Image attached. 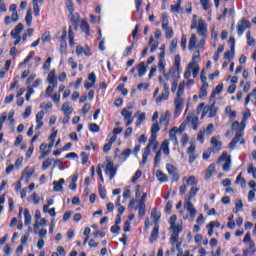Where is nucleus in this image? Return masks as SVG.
Returning <instances> with one entry per match:
<instances>
[{"label": "nucleus", "mask_w": 256, "mask_h": 256, "mask_svg": "<svg viewBox=\"0 0 256 256\" xmlns=\"http://www.w3.org/2000/svg\"><path fill=\"white\" fill-rule=\"evenodd\" d=\"M61 111L64 115H71L73 113V107H70L68 103L62 105Z\"/></svg>", "instance_id": "39"}, {"label": "nucleus", "mask_w": 256, "mask_h": 256, "mask_svg": "<svg viewBox=\"0 0 256 256\" xmlns=\"http://www.w3.org/2000/svg\"><path fill=\"white\" fill-rule=\"evenodd\" d=\"M76 54L79 56L81 55H85L86 57H90L91 56V50L89 48H82V46H77L76 47Z\"/></svg>", "instance_id": "24"}, {"label": "nucleus", "mask_w": 256, "mask_h": 256, "mask_svg": "<svg viewBox=\"0 0 256 256\" xmlns=\"http://www.w3.org/2000/svg\"><path fill=\"white\" fill-rule=\"evenodd\" d=\"M185 129H187V122H183L179 128L174 127L172 129V131H174L175 133H178L179 135H183V132L185 131Z\"/></svg>", "instance_id": "37"}, {"label": "nucleus", "mask_w": 256, "mask_h": 256, "mask_svg": "<svg viewBox=\"0 0 256 256\" xmlns=\"http://www.w3.org/2000/svg\"><path fill=\"white\" fill-rule=\"evenodd\" d=\"M153 41H154V38L150 37L149 42H148L149 47H151L150 53H155V51H157V47H159V42L156 41L155 43H153Z\"/></svg>", "instance_id": "32"}, {"label": "nucleus", "mask_w": 256, "mask_h": 256, "mask_svg": "<svg viewBox=\"0 0 256 256\" xmlns=\"http://www.w3.org/2000/svg\"><path fill=\"white\" fill-rule=\"evenodd\" d=\"M171 11L172 13H179V11H181V0H179L177 4L171 5Z\"/></svg>", "instance_id": "60"}, {"label": "nucleus", "mask_w": 256, "mask_h": 256, "mask_svg": "<svg viewBox=\"0 0 256 256\" xmlns=\"http://www.w3.org/2000/svg\"><path fill=\"white\" fill-rule=\"evenodd\" d=\"M170 231L172 232L170 236V243L175 245L176 249L181 247V243L177 242L179 239V234L183 232V223H177V215H172L169 219Z\"/></svg>", "instance_id": "1"}, {"label": "nucleus", "mask_w": 256, "mask_h": 256, "mask_svg": "<svg viewBox=\"0 0 256 256\" xmlns=\"http://www.w3.org/2000/svg\"><path fill=\"white\" fill-rule=\"evenodd\" d=\"M190 123L194 129V131H197V127L199 125V118L194 116L193 114L189 113L186 118V124Z\"/></svg>", "instance_id": "14"}, {"label": "nucleus", "mask_w": 256, "mask_h": 256, "mask_svg": "<svg viewBox=\"0 0 256 256\" xmlns=\"http://www.w3.org/2000/svg\"><path fill=\"white\" fill-rule=\"evenodd\" d=\"M197 31L200 37H207V23H205L204 20H199Z\"/></svg>", "instance_id": "11"}, {"label": "nucleus", "mask_w": 256, "mask_h": 256, "mask_svg": "<svg viewBox=\"0 0 256 256\" xmlns=\"http://www.w3.org/2000/svg\"><path fill=\"white\" fill-rule=\"evenodd\" d=\"M156 177H157L158 181H160L161 183H167V181H168L167 175L163 174V172H161V170L156 171Z\"/></svg>", "instance_id": "34"}, {"label": "nucleus", "mask_w": 256, "mask_h": 256, "mask_svg": "<svg viewBox=\"0 0 256 256\" xmlns=\"http://www.w3.org/2000/svg\"><path fill=\"white\" fill-rule=\"evenodd\" d=\"M39 219H41V212L36 211L35 214V224H34V233L37 234V229H39Z\"/></svg>", "instance_id": "43"}, {"label": "nucleus", "mask_w": 256, "mask_h": 256, "mask_svg": "<svg viewBox=\"0 0 256 256\" xmlns=\"http://www.w3.org/2000/svg\"><path fill=\"white\" fill-rule=\"evenodd\" d=\"M247 45L249 47H255V39L251 37V32H246Z\"/></svg>", "instance_id": "44"}, {"label": "nucleus", "mask_w": 256, "mask_h": 256, "mask_svg": "<svg viewBox=\"0 0 256 256\" xmlns=\"http://www.w3.org/2000/svg\"><path fill=\"white\" fill-rule=\"evenodd\" d=\"M225 115H228L230 119H235L237 117V112L231 109V106L225 108Z\"/></svg>", "instance_id": "36"}, {"label": "nucleus", "mask_w": 256, "mask_h": 256, "mask_svg": "<svg viewBox=\"0 0 256 256\" xmlns=\"http://www.w3.org/2000/svg\"><path fill=\"white\" fill-rule=\"evenodd\" d=\"M169 138H170V141H172L174 146L179 145V140L177 139V132H175V130H170Z\"/></svg>", "instance_id": "31"}, {"label": "nucleus", "mask_w": 256, "mask_h": 256, "mask_svg": "<svg viewBox=\"0 0 256 256\" xmlns=\"http://www.w3.org/2000/svg\"><path fill=\"white\" fill-rule=\"evenodd\" d=\"M169 99V84L164 83V89L161 95L156 99V103H163Z\"/></svg>", "instance_id": "9"}, {"label": "nucleus", "mask_w": 256, "mask_h": 256, "mask_svg": "<svg viewBox=\"0 0 256 256\" xmlns=\"http://www.w3.org/2000/svg\"><path fill=\"white\" fill-rule=\"evenodd\" d=\"M133 47H135V42H132L130 46L126 47L122 57H129V55H131V51H133Z\"/></svg>", "instance_id": "51"}, {"label": "nucleus", "mask_w": 256, "mask_h": 256, "mask_svg": "<svg viewBox=\"0 0 256 256\" xmlns=\"http://www.w3.org/2000/svg\"><path fill=\"white\" fill-rule=\"evenodd\" d=\"M47 81L53 87H57V76L55 75V70H51L48 74Z\"/></svg>", "instance_id": "22"}, {"label": "nucleus", "mask_w": 256, "mask_h": 256, "mask_svg": "<svg viewBox=\"0 0 256 256\" xmlns=\"http://www.w3.org/2000/svg\"><path fill=\"white\" fill-rule=\"evenodd\" d=\"M242 137H243V133L236 132L235 137L229 143V149H235V145H237L238 141H240V145H245V139H243Z\"/></svg>", "instance_id": "8"}, {"label": "nucleus", "mask_w": 256, "mask_h": 256, "mask_svg": "<svg viewBox=\"0 0 256 256\" xmlns=\"http://www.w3.org/2000/svg\"><path fill=\"white\" fill-rule=\"evenodd\" d=\"M47 144L42 143L40 145V151H41V156L39 157V159H45V157H47V155L51 154V150H47Z\"/></svg>", "instance_id": "27"}, {"label": "nucleus", "mask_w": 256, "mask_h": 256, "mask_svg": "<svg viewBox=\"0 0 256 256\" xmlns=\"http://www.w3.org/2000/svg\"><path fill=\"white\" fill-rule=\"evenodd\" d=\"M186 185L191 186V185H197V180L195 179V176H190L186 180Z\"/></svg>", "instance_id": "63"}, {"label": "nucleus", "mask_w": 256, "mask_h": 256, "mask_svg": "<svg viewBox=\"0 0 256 256\" xmlns=\"http://www.w3.org/2000/svg\"><path fill=\"white\" fill-rule=\"evenodd\" d=\"M33 173H35V168L27 167L21 176V181H24V183H29V179L33 177Z\"/></svg>", "instance_id": "10"}, {"label": "nucleus", "mask_w": 256, "mask_h": 256, "mask_svg": "<svg viewBox=\"0 0 256 256\" xmlns=\"http://www.w3.org/2000/svg\"><path fill=\"white\" fill-rule=\"evenodd\" d=\"M184 209L188 212L190 219H195L197 216V209H195V205L191 203V200H184Z\"/></svg>", "instance_id": "5"}, {"label": "nucleus", "mask_w": 256, "mask_h": 256, "mask_svg": "<svg viewBox=\"0 0 256 256\" xmlns=\"http://www.w3.org/2000/svg\"><path fill=\"white\" fill-rule=\"evenodd\" d=\"M52 163H53V159L51 158L46 159L42 164V171H47V169L51 167Z\"/></svg>", "instance_id": "53"}, {"label": "nucleus", "mask_w": 256, "mask_h": 256, "mask_svg": "<svg viewBox=\"0 0 256 256\" xmlns=\"http://www.w3.org/2000/svg\"><path fill=\"white\" fill-rule=\"evenodd\" d=\"M23 29H25V26H23L22 23H19L18 25H16V27L11 31V37H13V39H19V37H21V32L23 31Z\"/></svg>", "instance_id": "15"}, {"label": "nucleus", "mask_w": 256, "mask_h": 256, "mask_svg": "<svg viewBox=\"0 0 256 256\" xmlns=\"http://www.w3.org/2000/svg\"><path fill=\"white\" fill-rule=\"evenodd\" d=\"M32 217L31 212H29V209L24 210V223L25 225H31Z\"/></svg>", "instance_id": "38"}, {"label": "nucleus", "mask_w": 256, "mask_h": 256, "mask_svg": "<svg viewBox=\"0 0 256 256\" xmlns=\"http://www.w3.org/2000/svg\"><path fill=\"white\" fill-rule=\"evenodd\" d=\"M161 151H163L164 155H169V140L166 139L161 144Z\"/></svg>", "instance_id": "40"}, {"label": "nucleus", "mask_w": 256, "mask_h": 256, "mask_svg": "<svg viewBox=\"0 0 256 256\" xmlns=\"http://www.w3.org/2000/svg\"><path fill=\"white\" fill-rule=\"evenodd\" d=\"M66 7L70 13V15H73L75 8L73 6V0H66Z\"/></svg>", "instance_id": "56"}, {"label": "nucleus", "mask_w": 256, "mask_h": 256, "mask_svg": "<svg viewBox=\"0 0 256 256\" xmlns=\"http://www.w3.org/2000/svg\"><path fill=\"white\" fill-rule=\"evenodd\" d=\"M35 57V51H31L20 65H27Z\"/></svg>", "instance_id": "58"}, {"label": "nucleus", "mask_w": 256, "mask_h": 256, "mask_svg": "<svg viewBox=\"0 0 256 256\" xmlns=\"http://www.w3.org/2000/svg\"><path fill=\"white\" fill-rule=\"evenodd\" d=\"M236 183L240 184L243 189L247 187V182L245 181V178L241 177V174H239L236 178Z\"/></svg>", "instance_id": "55"}, {"label": "nucleus", "mask_w": 256, "mask_h": 256, "mask_svg": "<svg viewBox=\"0 0 256 256\" xmlns=\"http://www.w3.org/2000/svg\"><path fill=\"white\" fill-rule=\"evenodd\" d=\"M161 163V151L156 152L155 158H154V167H157Z\"/></svg>", "instance_id": "61"}, {"label": "nucleus", "mask_w": 256, "mask_h": 256, "mask_svg": "<svg viewBox=\"0 0 256 256\" xmlns=\"http://www.w3.org/2000/svg\"><path fill=\"white\" fill-rule=\"evenodd\" d=\"M43 117H45V112L40 111L36 114V129L39 130L41 127H43Z\"/></svg>", "instance_id": "23"}, {"label": "nucleus", "mask_w": 256, "mask_h": 256, "mask_svg": "<svg viewBox=\"0 0 256 256\" xmlns=\"http://www.w3.org/2000/svg\"><path fill=\"white\" fill-rule=\"evenodd\" d=\"M158 71L160 73H165V60H159V62H158Z\"/></svg>", "instance_id": "62"}, {"label": "nucleus", "mask_w": 256, "mask_h": 256, "mask_svg": "<svg viewBox=\"0 0 256 256\" xmlns=\"http://www.w3.org/2000/svg\"><path fill=\"white\" fill-rule=\"evenodd\" d=\"M171 119V113L169 111H166L161 117H160V125H164V127H169V120Z\"/></svg>", "instance_id": "19"}, {"label": "nucleus", "mask_w": 256, "mask_h": 256, "mask_svg": "<svg viewBox=\"0 0 256 256\" xmlns=\"http://www.w3.org/2000/svg\"><path fill=\"white\" fill-rule=\"evenodd\" d=\"M166 169L169 173V175L172 176V181H179V173L177 172V169L172 164H167Z\"/></svg>", "instance_id": "13"}, {"label": "nucleus", "mask_w": 256, "mask_h": 256, "mask_svg": "<svg viewBox=\"0 0 256 256\" xmlns=\"http://www.w3.org/2000/svg\"><path fill=\"white\" fill-rule=\"evenodd\" d=\"M150 154H151V152L149 150V146H146V148L144 149V152L142 154V163H141V165H147V158L149 157Z\"/></svg>", "instance_id": "35"}, {"label": "nucleus", "mask_w": 256, "mask_h": 256, "mask_svg": "<svg viewBox=\"0 0 256 256\" xmlns=\"http://www.w3.org/2000/svg\"><path fill=\"white\" fill-rule=\"evenodd\" d=\"M174 67L177 69L178 73H181V56L179 55L175 56Z\"/></svg>", "instance_id": "45"}, {"label": "nucleus", "mask_w": 256, "mask_h": 256, "mask_svg": "<svg viewBox=\"0 0 256 256\" xmlns=\"http://www.w3.org/2000/svg\"><path fill=\"white\" fill-rule=\"evenodd\" d=\"M89 131H91L92 133H99V131H101V128L99 127V125L91 123L89 125Z\"/></svg>", "instance_id": "59"}, {"label": "nucleus", "mask_w": 256, "mask_h": 256, "mask_svg": "<svg viewBox=\"0 0 256 256\" xmlns=\"http://www.w3.org/2000/svg\"><path fill=\"white\" fill-rule=\"evenodd\" d=\"M215 173H217V170L215 169V164H210L209 167L207 168L204 179H211V177H213Z\"/></svg>", "instance_id": "26"}, {"label": "nucleus", "mask_w": 256, "mask_h": 256, "mask_svg": "<svg viewBox=\"0 0 256 256\" xmlns=\"http://www.w3.org/2000/svg\"><path fill=\"white\" fill-rule=\"evenodd\" d=\"M25 21L28 27H31V23H33V14L31 10H28L26 13Z\"/></svg>", "instance_id": "49"}, {"label": "nucleus", "mask_w": 256, "mask_h": 256, "mask_svg": "<svg viewBox=\"0 0 256 256\" xmlns=\"http://www.w3.org/2000/svg\"><path fill=\"white\" fill-rule=\"evenodd\" d=\"M138 75L140 77H143V75H145V73H147V68H145V62H141L138 67Z\"/></svg>", "instance_id": "41"}, {"label": "nucleus", "mask_w": 256, "mask_h": 256, "mask_svg": "<svg viewBox=\"0 0 256 256\" xmlns=\"http://www.w3.org/2000/svg\"><path fill=\"white\" fill-rule=\"evenodd\" d=\"M105 174L109 175L110 180L115 179V175H117V168H115L113 162L107 161Z\"/></svg>", "instance_id": "6"}, {"label": "nucleus", "mask_w": 256, "mask_h": 256, "mask_svg": "<svg viewBox=\"0 0 256 256\" xmlns=\"http://www.w3.org/2000/svg\"><path fill=\"white\" fill-rule=\"evenodd\" d=\"M121 115L122 117H124V121H127V119L133 118V112L125 108H123V110L121 111Z\"/></svg>", "instance_id": "42"}, {"label": "nucleus", "mask_w": 256, "mask_h": 256, "mask_svg": "<svg viewBox=\"0 0 256 256\" xmlns=\"http://www.w3.org/2000/svg\"><path fill=\"white\" fill-rule=\"evenodd\" d=\"M196 44H197V35L192 34L188 44L189 51H193V49H195L196 47Z\"/></svg>", "instance_id": "30"}, {"label": "nucleus", "mask_w": 256, "mask_h": 256, "mask_svg": "<svg viewBox=\"0 0 256 256\" xmlns=\"http://www.w3.org/2000/svg\"><path fill=\"white\" fill-rule=\"evenodd\" d=\"M80 29L83 31V33H86V35H89V24L85 20H82Z\"/></svg>", "instance_id": "52"}, {"label": "nucleus", "mask_w": 256, "mask_h": 256, "mask_svg": "<svg viewBox=\"0 0 256 256\" xmlns=\"http://www.w3.org/2000/svg\"><path fill=\"white\" fill-rule=\"evenodd\" d=\"M235 213H239V211H243V201L241 199L235 200Z\"/></svg>", "instance_id": "54"}, {"label": "nucleus", "mask_w": 256, "mask_h": 256, "mask_svg": "<svg viewBox=\"0 0 256 256\" xmlns=\"http://www.w3.org/2000/svg\"><path fill=\"white\" fill-rule=\"evenodd\" d=\"M53 185H54L53 191H55V193H59L60 191H63V185H65V179L61 178L59 179V181H54Z\"/></svg>", "instance_id": "21"}, {"label": "nucleus", "mask_w": 256, "mask_h": 256, "mask_svg": "<svg viewBox=\"0 0 256 256\" xmlns=\"http://www.w3.org/2000/svg\"><path fill=\"white\" fill-rule=\"evenodd\" d=\"M208 108V117L209 119H213L217 115V111H219V108L215 106V103H213L211 106L207 107Z\"/></svg>", "instance_id": "28"}, {"label": "nucleus", "mask_w": 256, "mask_h": 256, "mask_svg": "<svg viewBox=\"0 0 256 256\" xmlns=\"http://www.w3.org/2000/svg\"><path fill=\"white\" fill-rule=\"evenodd\" d=\"M218 163H224L222 165V169L225 173H229V171H231V156H229L227 152L222 153L218 159Z\"/></svg>", "instance_id": "2"}, {"label": "nucleus", "mask_w": 256, "mask_h": 256, "mask_svg": "<svg viewBox=\"0 0 256 256\" xmlns=\"http://www.w3.org/2000/svg\"><path fill=\"white\" fill-rule=\"evenodd\" d=\"M197 193H199V188L198 187H192L190 189L188 199H186V201H191V199H193V197H195V195H197Z\"/></svg>", "instance_id": "48"}, {"label": "nucleus", "mask_w": 256, "mask_h": 256, "mask_svg": "<svg viewBox=\"0 0 256 256\" xmlns=\"http://www.w3.org/2000/svg\"><path fill=\"white\" fill-rule=\"evenodd\" d=\"M247 29H251V22H249L246 18H242L237 23V35L241 37Z\"/></svg>", "instance_id": "3"}, {"label": "nucleus", "mask_w": 256, "mask_h": 256, "mask_svg": "<svg viewBox=\"0 0 256 256\" xmlns=\"http://www.w3.org/2000/svg\"><path fill=\"white\" fill-rule=\"evenodd\" d=\"M209 89V84H202L199 92V98L207 97V90Z\"/></svg>", "instance_id": "33"}, {"label": "nucleus", "mask_w": 256, "mask_h": 256, "mask_svg": "<svg viewBox=\"0 0 256 256\" xmlns=\"http://www.w3.org/2000/svg\"><path fill=\"white\" fill-rule=\"evenodd\" d=\"M189 69H190L194 79L197 78V76L199 75V71H201L199 64H195V63H189Z\"/></svg>", "instance_id": "25"}, {"label": "nucleus", "mask_w": 256, "mask_h": 256, "mask_svg": "<svg viewBox=\"0 0 256 256\" xmlns=\"http://www.w3.org/2000/svg\"><path fill=\"white\" fill-rule=\"evenodd\" d=\"M146 147H149V151H157V148L159 147V143H157V139H154V141L151 142V138L149 139L148 145Z\"/></svg>", "instance_id": "46"}, {"label": "nucleus", "mask_w": 256, "mask_h": 256, "mask_svg": "<svg viewBox=\"0 0 256 256\" xmlns=\"http://www.w3.org/2000/svg\"><path fill=\"white\" fill-rule=\"evenodd\" d=\"M45 3V0H32V5H33V11L35 17H41V8L39 5H43Z\"/></svg>", "instance_id": "12"}, {"label": "nucleus", "mask_w": 256, "mask_h": 256, "mask_svg": "<svg viewBox=\"0 0 256 256\" xmlns=\"http://www.w3.org/2000/svg\"><path fill=\"white\" fill-rule=\"evenodd\" d=\"M248 173L249 174H252L253 175V178L254 179H256V168L255 167H253V165H250L249 167H248Z\"/></svg>", "instance_id": "64"}, {"label": "nucleus", "mask_w": 256, "mask_h": 256, "mask_svg": "<svg viewBox=\"0 0 256 256\" xmlns=\"http://www.w3.org/2000/svg\"><path fill=\"white\" fill-rule=\"evenodd\" d=\"M233 57H235V50H232L231 48H230V51H226L224 53V59L226 61L229 60V59H233Z\"/></svg>", "instance_id": "57"}, {"label": "nucleus", "mask_w": 256, "mask_h": 256, "mask_svg": "<svg viewBox=\"0 0 256 256\" xmlns=\"http://www.w3.org/2000/svg\"><path fill=\"white\" fill-rule=\"evenodd\" d=\"M70 21L72 23V25H74V27H77L79 25V14H74L72 12V14H70Z\"/></svg>", "instance_id": "47"}, {"label": "nucleus", "mask_w": 256, "mask_h": 256, "mask_svg": "<svg viewBox=\"0 0 256 256\" xmlns=\"http://www.w3.org/2000/svg\"><path fill=\"white\" fill-rule=\"evenodd\" d=\"M151 217L155 225H159V220L161 219V212L157 211V208H154L151 212Z\"/></svg>", "instance_id": "29"}, {"label": "nucleus", "mask_w": 256, "mask_h": 256, "mask_svg": "<svg viewBox=\"0 0 256 256\" xmlns=\"http://www.w3.org/2000/svg\"><path fill=\"white\" fill-rule=\"evenodd\" d=\"M231 129L232 131H236V133H243V131H245V122L242 121L239 123L238 121H235L232 123Z\"/></svg>", "instance_id": "16"}, {"label": "nucleus", "mask_w": 256, "mask_h": 256, "mask_svg": "<svg viewBox=\"0 0 256 256\" xmlns=\"http://www.w3.org/2000/svg\"><path fill=\"white\" fill-rule=\"evenodd\" d=\"M162 29L165 31L166 39H171L173 37V28L169 26V18L166 15L162 16Z\"/></svg>", "instance_id": "4"}, {"label": "nucleus", "mask_w": 256, "mask_h": 256, "mask_svg": "<svg viewBox=\"0 0 256 256\" xmlns=\"http://www.w3.org/2000/svg\"><path fill=\"white\" fill-rule=\"evenodd\" d=\"M174 105H175V111L174 114L179 117L183 111V107L185 105V99L183 98H175L174 100Z\"/></svg>", "instance_id": "7"}, {"label": "nucleus", "mask_w": 256, "mask_h": 256, "mask_svg": "<svg viewBox=\"0 0 256 256\" xmlns=\"http://www.w3.org/2000/svg\"><path fill=\"white\" fill-rule=\"evenodd\" d=\"M159 237V224H156L151 232L149 242L155 243Z\"/></svg>", "instance_id": "20"}, {"label": "nucleus", "mask_w": 256, "mask_h": 256, "mask_svg": "<svg viewBox=\"0 0 256 256\" xmlns=\"http://www.w3.org/2000/svg\"><path fill=\"white\" fill-rule=\"evenodd\" d=\"M200 61H201V56L199 54V51L194 52L192 56V61L190 63H194V65H199Z\"/></svg>", "instance_id": "50"}, {"label": "nucleus", "mask_w": 256, "mask_h": 256, "mask_svg": "<svg viewBox=\"0 0 256 256\" xmlns=\"http://www.w3.org/2000/svg\"><path fill=\"white\" fill-rule=\"evenodd\" d=\"M158 131H161V127H159V122H155L152 124L151 127V142L155 141V139H157V133Z\"/></svg>", "instance_id": "18"}, {"label": "nucleus", "mask_w": 256, "mask_h": 256, "mask_svg": "<svg viewBox=\"0 0 256 256\" xmlns=\"http://www.w3.org/2000/svg\"><path fill=\"white\" fill-rule=\"evenodd\" d=\"M211 145H212V152L219 153V151H221V145H223V144L221 143V141L217 140V138L212 137Z\"/></svg>", "instance_id": "17"}]
</instances>
